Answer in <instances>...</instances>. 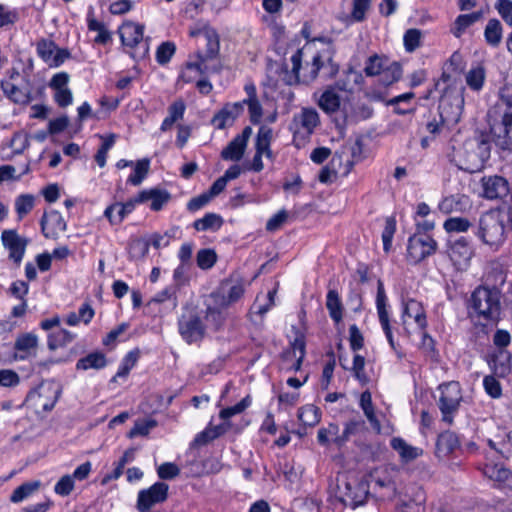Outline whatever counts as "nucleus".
Listing matches in <instances>:
<instances>
[{"label": "nucleus", "mask_w": 512, "mask_h": 512, "mask_svg": "<svg viewBox=\"0 0 512 512\" xmlns=\"http://www.w3.org/2000/svg\"><path fill=\"white\" fill-rule=\"evenodd\" d=\"M40 486L39 481L34 482H26L19 487H17L10 496V501L13 503H18L28 496H30L33 492H35Z\"/></svg>", "instance_id": "nucleus-48"}, {"label": "nucleus", "mask_w": 512, "mask_h": 512, "mask_svg": "<svg viewBox=\"0 0 512 512\" xmlns=\"http://www.w3.org/2000/svg\"><path fill=\"white\" fill-rule=\"evenodd\" d=\"M458 74H454L451 70H447V67L444 66L443 73L441 75L440 81L443 84H446L443 88H441V92L443 93L440 102H439V114L441 118V123L445 122H457L461 116L463 106H464V96L463 92L465 90L464 87L453 97L449 92V87L456 81V77Z\"/></svg>", "instance_id": "nucleus-3"}, {"label": "nucleus", "mask_w": 512, "mask_h": 512, "mask_svg": "<svg viewBox=\"0 0 512 512\" xmlns=\"http://www.w3.org/2000/svg\"><path fill=\"white\" fill-rule=\"evenodd\" d=\"M402 76V67L398 62L388 63L381 75V81L385 85H390L398 81Z\"/></svg>", "instance_id": "nucleus-49"}, {"label": "nucleus", "mask_w": 512, "mask_h": 512, "mask_svg": "<svg viewBox=\"0 0 512 512\" xmlns=\"http://www.w3.org/2000/svg\"><path fill=\"white\" fill-rule=\"evenodd\" d=\"M176 50L175 44L172 42L162 43L156 52V59L159 64H166L170 61Z\"/></svg>", "instance_id": "nucleus-60"}, {"label": "nucleus", "mask_w": 512, "mask_h": 512, "mask_svg": "<svg viewBox=\"0 0 512 512\" xmlns=\"http://www.w3.org/2000/svg\"><path fill=\"white\" fill-rule=\"evenodd\" d=\"M296 356H305V342L300 338H296L291 346L281 355L284 361L292 360Z\"/></svg>", "instance_id": "nucleus-59"}, {"label": "nucleus", "mask_w": 512, "mask_h": 512, "mask_svg": "<svg viewBox=\"0 0 512 512\" xmlns=\"http://www.w3.org/2000/svg\"><path fill=\"white\" fill-rule=\"evenodd\" d=\"M59 396L60 390L49 385L40 386L37 390L30 392L27 398L29 401H32L35 406H41L44 411H51Z\"/></svg>", "instance_id": "nucleus-16"}, {"label": "nucleus", "mask_w": 512, "mask_h": 512, "mask_svg": "<svg viewBox=\"0 0 512 512\" xmlns=\"http://www.w3.org/2000/svg\"><path fill=\"white\" fill-rule=\"evenodd\" d=\"M365 430L366 425L364 420L360 418L350 420L345 424V428L342 435L334 438V443L338 446H342L345 442L349 440L351 436L362 433Z\"/></svg>", "instance_id": "nucleus-34"}, {"label": "nucleus", "mask_w": 512, "mask_h": 512, "mask_svg": "<svg viewBox=\"0 0 512 512\" xmlns=\"http://www.w3.org/2000/svg\"><path fill=\"white\" fill-rule=\"evenodd\" d=\"M388 64L387 58H382L378 55L370 56L367 61L364 68V72L367 76H376V75H382L383 71L385 70V67Z\"/></svg>", "instance_id": "nucleus-44"}, {"label": "nucleus", "mask_w": 512, "mask_h": 512, "mask_svg": "<svg viewBox=\"0 0 512 512\" xmlns=\"http://www.w3.org/2000/svg\"><path fill=\"white\" fill-rule=\"evenodd\" d=\"M488 364L497 377H506L512 369V354L508 350H494L488 356Z\"/></svg>", "instance_id": "nucleus-17"}, {"label": "nucleus", "mask_w": 512, "mask_h": 512, "mask_svg": "<svg viewBox=\"0 0 512 512\" xmlns=\"http://www.w3.org/2000/svg\"><path fill=\"white\" fill-rule=\"evenodd\" d=\"M150 161L147 158L138 160L135 164L134 173L129 176L128 182L134 186L142 183L149 172Z\"/></svg>", "instance_id": "nucleus-47"}, {"label": "nucleus", "mask_w": 512, "mask_h": 512, "mask_svg": "<svg viewBox=\"0 0 512 512\" xmlns=\"http://www.w3.org/2000/svg\"><path fill=\"white\" fill-rule=\"evenodd\" d=\"M496 117L491 124V134L495 145L512 151V85L506 84L499 91V101L495 106Z\"/></svg>", "instance_id": "nucleus-2"}, {"label": "nucleus", "mask_w": 512, "mask_h": 512, "mask_svg": "<svg viewBox=\"0 0 512 512\" xmlns=\"http://www.w3.org/2000/svg\"><path fill=\"white\" fill-rule=\"evenodd\" d=\"M143 32L144 26L133 22H126L119 29L122 44L129 47H135L140 43Z\"/></svg>", "instance_id": "nucleus-22"}, {"label": "nucleus", "mask_w": 512, "mask_h": 512, "mask_svg": "<svg viewBox=\"0 0 512 512\" xmlns=\"http://www.w3.org/2000/svg\"><path fill=\"white\" fill-rule=\"evenodd\" d=\"M223 224V219L215 213H207L203 218L197 219L193 227L197 231L218 230Z\"/></svg>", "instance_id": "nucleus-40"}, {"label": "nucleus", "mask_w": 512, "mask_h": 512, "mask_svg": "<svg viewBox=\"0 0 512 512\" xmlns=\"http://www.w3.org/2000/svg\"><path fill=\"white\" fill-rule=\"evenodd\" d=\"M373 490L382 500H392L397 496V484L391 474L385 470L370 474Z\"/></svg>", "instance_id": "nucleus-15"}, {"label": "nucleus", "mask_w": 512, "mask_h": 512, "mask_svg": "<svg viewBox=\"0 0 512 512\" xmlns=\"http://www.w3.org/2000/svg\"><path fill=\"white\" fill-rule=\"evenodd\" d=\"M462 156L460 169L470 173L479 171L490 157L489 141L483 135L468 139L463 145Z\"/></svg>", "instance_id": "nucleus-6"}, {"label": "nucleus", "mask_w": 512, "mask_h": 512, "mask_svg": "<svg viewBox=\"0 0 512 512\" xmlns=\"http://www.w3.org/2000/svg\"><path fill=\"white\" fill-rule=\"evenodd\" d=\"M185 108V103L182 100L174 101L168 107L169 115L163 120L160 127L161 131L170 130L178 120H181L184 116Z\"/></svg>", "instance_id": "nucleus-32"}, {"label": "nucleus", "mask_w": 512, "mask_h": 512, "mask_svg": "<svg viewBox=\"0 0 512 512\" xmlns=\"http://www.w3.org/2000/svg\"><path fill=\"white\" fill-rule=\"evenodd\" d=\"M370 482L366 479H352L345 482L341 501L345 506L355 509L366 502L369 496Z\"/></svg>", "instance_id": "nucleus-9"}, {"label": "nucleus", "mask_w": 512, "mask_h": 512, "mask_svg": "<svg viewBox=\"0 0 512 512\" xmlns=\"http://www.w3.org/2000/svg\"><path fill=\"white\" fill-rule=\"evenodd\" d=\"M485 41L491 47H498L502 40V24L498 19H490L484 30Z\"/></svg>", "instance_id": "nucleus-36"}, {"label": "nucleus", "mask_w": 512, "mask_h": 512, "mask_svg": "<svg viewBox=\"0 0 512 512\" xmlns=\"http://www.w3.org/2000/svg\"><path fill=\"white\" fill-rule=\"evenodd\" d=\"M483 385L486 393L492 398H499L502 395V387L500 382L493 376L488 375L484 377Z\"/></svg>", "instance_id": "nucleus-61"}, {"label": "nucleus", "mask_w": 512, "mask_h": 512, "mask_svg": "<svg viewBox=\"0 0 512 512\" xmlns=\"http://www.w3.org/2000/svg\"><path fill=\"white\" fill-rule=\"evenodd\" d=\"M495 8L502 17V19L512 26V1L511 0H497Z\"/></svg>", "instance_id": "nucleus-64"}, {"label": "nucleus", "mask_w": 512, "mask_h": 512, "mask_svg": "<svg viewBox=\"0 0 512 512\" xmlns=\"http://www.w3.org/2000/svg\"><path fill=\"white\" fill-rule=\"evenodd\" d=\"M41 228L45 237H54L59 232L66 231L67 224L58 211H51L48 215L42 216Z\"/></svg>", "instance_id": "nucleus-21"}, {"label": "nucleus", "mask_w": 512, "mask_h": 512, "mask_svg": "<svg viewBox=\"0 0 512 512\" xmlns=\"http://www.w3.org/2000/svg\"><path fill=\"white\" fill-rule=\"evenodd\" d=\"M422 32L419 29H408L403 37L405 50L407 52L415 51L421 44Z\"/></svg>", "instance_id": "nucleus-52"}, {"label": "nucleus", "mask_w": 512, "mask_h": 512, "mask_svg": "<svg viewBox=\"0 0 512 512\" xmlns=\"http://www.w3.org/2000/svg\"><path fill=\"white\" fill-rule=\"evenodd\" d=\"M244 293V289L241 285H233L227 295L220 293H213L211 297L214 299V303L220 305L223 308H227L230 304L238 301Z\"/></svg>", "instance_id": "nucleus-38"}, {"label": "nucleus", "mask_w": 512, "mask_h": 512, "mask_svg": "<svg viewBox=\"0 0 512 512\" xmlns=\"http://www.w3.org/2000/svg\"><path fill=\"white\" fill-rule=\"evenodd\" d=\"M404 315L414 318L415 322L421 329H424L427 325L425 312L421 304L415 300H409L405 304Z\"/></svg>", "instance_id": "nucleus-42"}, {"label": "nucleus", "mask_w": 512, "mask_h": 512, "mask_svg": "<svg viewBox=\"0 0 512 512\" xmlns=\"http://www.w3.org/2000/svg\"><path fill=\"white\" fill-rule=\"evenodd\" d=\"M139 358V351H130L122 361L121 367L116 373L115 377H125L129 374L130 370L134 367Z\"/></svg>", "instance_id": "nucleus-58"}, {"label": "nucleus", "mask_w": 512, "mask_h": 512, "mask_svg": "<svg viewBox=\"0 0 512 512\" xmlns=\"http://www.w3.org/2000/svg\"><path fill=\"white\" fill-rule=\"evenodd\" d=\"M441 396L438 407L442 413V420L451 425L453 415L458 411L462 400L461 389L458 382H449L439 387Z\"/></svg>", "instance_id": "nucleus-8"}, {"label": "nucleus", "mask_w": 512, "mask_h": 512, "mask_svg": "<svg viewBox=\"0 0 512 512\" xmlns=\"http://www.w3.org/2000/svg\"><path fill=\"white\" fill-rule=\"evenodd\" d=\"M246 146L240 141V138H233L232 141L222 150L221 157L224 160L239 161L245 152Z\"/></svg>", "instance_id": "nucleus-41"}, {"label": "nucleus", "mask_w": 512, "mask_h": 512, "mask_svg": "<svg viewBox=\"0 0 512 512\" xmlns=\"http://www.w3.org/2000/svg\"><path fill=\"white\" fill-rule=\"evenodd\" d=\"M444 229L449 232H465L471 226L470 222L466 218L452 217L444 222Z\"/></svg>", "instance_id": "nucleus-56"}, {"label": "nucleus", "mask_w": 512, "mask_h": 512, "mask_svg": "<svg viewBox=\"0 0 512 512\" xmlns=\"http://www.w3.org/2000/svg\"><path fill=\"white\" fill-rule=\"evenodd\" d=\"M370 3L371 0H353L352 20L362 22L365 19V13L369 9Z\"/></svg>", "instance_id": "nucleus-62"}, {"label": "nucleus", "mask_w": 512, "mask_h": 512, "mask_svg": "<svg viewBox=\"0 0 512 512\" xmlns=\"http://www.w3.org/2000/svg\"><path fill=\"white\" fill-rule=\"evenodd\" d=\"M396 230V220L394 217H388L385 221V227L382 232L383 248L388 252L392 245V239Z\"/></svg>", "instance_id": "nucleus-57"}, {"label": "nucleus", "mask_w": 512, "mask_h": 512, "mask_svg": "<svg viewBox=\"0 0 512 512\" xmlns=\"http://www.w3.org/2000/svg\"><path fill=\"white\" fill-rule=\"evenodd\" d=\"M197 265L203 269H210L217 261V255L212 249H201L197 253Z\"/></svg>", "instance_id": "nucleus-54"}, {"label": "nucleus", "mask_w": 512, "mask_h": 512, "mask_svg": "<svg viewBox=\"0 0 512 512\" xmlns=\"http://www.w3.org/2000/svg\"><path fill=\"white\" fill-rule=\"evenodd\" d=\"M4 94L16 104H27L31 101V89L25 86H18L10 82H1Z\"/></svg>", "instance_id": "nucleus-24"}, {"label": "nucleus", "mask_w": 512, "mask_h": 512, "mask_svg": "<svg viewBox=\"0 0 512 512\" xmlns=\"http://www.w3.org/2000/svg\"><path fill=\"white\" fill-rule=\"evenodd\" d=\"M1 241L3 246L9 251V259L19 266L29 240L20 236L16 230L9 229L2 232Z\"/></svg>", "instance_id": "nucleus-12"}, {"label": "nucleus", "mask_w": 512, "mask_h": 512, "mask_svg": "<svg viewBox=\"0 0 512 512\" xmlns=\"http://www.w3.org/2000/svg\"><path fill=\"white\" fill-rule=\"evenodd\" d=\"M482 242L490 247H500L506 239L504 215L499 210H490L481 215L477 231Z\"/></svg>", "instance_id": "nucleus-5"}, {"label": "nucleus", "mask_w": 512, "mask_h": 512, "mask_svg": "<svg viewBox=\"0 0 512 512\" xmlns=\"http://www.w3.org/2000/svg\"><path fill=\"white\" fill-rule=\"evenodd\" d=\"M302 56L303 52L301 49H298L291 56L292 71L285 70L283 77V81L287 85H295L300 82L310 83L316 79L320 71H322V76L325 79H331L338 73V64L333 61L330 52L325 50L317 53L313 57L312 62L306 64L303 78L300 79L299 72L302 68Z\"/></svg>", "instance_id": "nucleus-1"}, {"label": "nucleus", "mask_w": 512, "mask_h": 512, "mask_svg": "<svg viewBox=\"0 0 512 512\" xmlns=\"http://www.w3.org/2000/svg\"><path fill=\"white\" fill-rule=\"evenodd\" d=\"M251 402H252V400H251L250 395H247L236 405L222 409L219 413V416L221 419L227 420L236 414L242 413L245 409H247L251 405Z\"/></svg>", "instance_id": "nucleus-51"}, {"label": "nucleus", "mask_w": 512, "mask_h": 512, "mask_svg": "<svg viewBox=\"0 0 512 512\" xmlns=\"http://www.w3.org/2000/svg\"><path fill=\"white\" fill-rule=\"evenodd\" d=\"M341 99L333 86H329L320 96L318 106L327 114H333L340 108Z\"/></svg>", "instance_id": "nucleus-29"}, {"label": "nucleus", "mask_w": 512, "mask_h": 512, "mask_svg": "<svg viewBox=\"0 0 512 512\" xmlns=\"http://www.w3.org/2000/svg\"><path fill=\"white\" fill-rule=\"evenodd\" d=\"M391 447L398 452L401 460L411 462L422 455L423 450L407 444L402 438L394 437L390 442Z\"/></svg>", "instance_id": "nucleus-28"}, {"label": "nucleus", "mask_w": 512, "mask_h": 512, "mask_svg": "<svg viewBox=\"0 0 512 512\" xmlns=\"http://www.w3.org/2000/svg\"><path fill=\"white\" fill-rule=\"evenodd\" d=\"M483 474L498 483H508L512 480V472L504 466L498 464H487L483 468Z\"/></svg>", "instance_id": "nucleus-33"}, {"label": "nucleus", "mask_w": 512, "mask_h": 512, "mask_svg": "<svg viewBox=\"0 0 512 512\" xmlns=\"http://www.w3.org/2000/svg\"><path fill=\"white\" fill-rule=\"evenodd\" d=\"M485 79H486L485 68L480 65L471 68L466 73V76H465V81H466L467 86L475 92H479L483 88Z\"/></svg>", "instance_id": "nucleus-37"}, {"label": "nucleus", "mask_w": 512, "mask_h": 512, "mask_svg": "<svg viewBox=\"0 0 512 512\" xmlns=\"http://www.w3.org/2000/svg\"><path fill=\"white\" fill-rule=\"evenodd\" d=\"M298 418L305 426L313 427L320 422L321 411L313 404L305 405L298 410Z\"/></svg>", "instance_id": "nucleus-39"}, {"label": "nucleus", "mask_w": 512, "mask_h": 512, "mask_svg": "<svg viewBox=\"0 0 512 512\" xmlns=\"http://www.w3.org/2000/svg\"><path fill=\"white\" fill-rule=\"evenodd\" d=\"M178 325L180 335L189 344L200 341L204 337L205 328L196 314L183 315Z\"/></svg>", "instance_id": "nucleus-13"}, {"label": "nucleus", "mask_w": 512, "mask_h": 512, "mask_svg": "<svg viewBox=\"0 0 512 512\" xmlns=\"http://www.w3.org/2000/svg\"><path fill=\"white\" fill-rule=\"evenodd\" d=\"M225 309L217 304L207 307L205 319L215 330H218L225 321Z\"/></svg>", "instance_id": "nucleus-45"}, {"label": "nucleus", "mask_w": 512, "mask_h": 512, "mask_svg": "<svg viewBox=\"0 0 512 512\" xmlns=\"http://www.w3.org/2000/svg\"><path fill=\"white\" fill-rule=\"evenodd\" d=\"M460 446L458 436L452 431H444L438 435L435 447V455L438 459H444L452 454Z\"/></svg>", "instance_id": "nucleus-20"}, {"label": "nucleus", "mask_w": 512, "mask_h": 512, "mask_svg": "<svg viewBox=\"0 0 512 512\" xmlns=\"http://www.w3.org/2000/svg\"><path fill=\"white\" fill-rule=\"evenodd\" d=\"M107 364L105 355L102 352H92L79 359L76 363L78 370L101 369Z\"/></svg>", "instance_id": "nucleus-35"}, {"label": "nucleus", "mask_w": 512, "mask_h": 512, "mask_svg": "<svg viewBox=\"0 0 512 512\" xmlns=\"http://www.w3.org/2000/svg\"><path fill=\"white\" fill-rule=\"evenodd\" d=\"M55 50L56 45L53 41L42 39L37 43V53L48 65H50Z\"/></svg>", "instance_id": "nucleus-55"}, {"label": "nucleus", "mask_w": 512, "mask_h": 512, "mask_svg": "<svg viewBox=\"0 0 512 512\" xmlns=\"http://www.w3.org/2000/svg\"><path fill=\"white\" fill-rule=\"evenodd\" d=\"M481 17L480 12H473L470 14H462L459 15L455 22L454 27L452 28V32L456 37H460L462 33L475 22H477Z\"/></svg>", "instance_id": "nucleus-43"}, {"label": "nucleus", "mask_w": 512, "mask_h": 512, "mask_svg": "<svg viewBox=\"0 0 512 512\" xmlns=\"http://www.w3.org/2000/svg\"><path fill=\"white\" fill-rule=\"evenodd\" d=\"M168 485L156 482L148 489L138 493L137 508L140 512L148 511L152 506L164 502L168 497Z\"/></svg>", "instance_id": "nucleus-11"}, {"label": "nucleus", "mask_w": 512, "mask_h": 512, "mask_svg": "<svg viewBox=\"0 0 512 512\" xmlns=\"http://www.w3.org/2000/svg\"><path fill=\"white\" fill-rule=\"evenodd\" d=\"M34 207V197L29 194L20 195L15 201V210L19 219L27 215Z\"/></svg>", "instance_id": "nucleus-53"}, {"label": "nucleus", "mask_w": 512, "mask_h": 512, "mask_svg": "<svg viewBox=\"0 0 512 512\" xmlns=\"http://www.w3.org/2000/svg\"><path fill=\"white\" fill-rule=\"evenodd\" d=\"M448 255L455 265H466L473 255L472 247L464 236L448 238Z\"/></svg>", "instance_id": "nucleus-14"}, {"label": "nucleus", "mask_w": 512, "mask_h": 512, "mask_svg": "<svg viewBox=\"0 0 512 512\" xmlns=\"http://www.w3.org/2000/svg\"><path fill=\"white\" fill-rule=\"evenodd\" d=\"M157 473L159 478L163 480H171L180 474V469L174 463L165 462L158 467Z\"/></svg>", "instance_id": "nucleus-63"}, {"label": "nucleus", "mask_w": 512, "mask_h": 512, "mask_svg": "<svg viewBox=\"0 0 512 512\" xmlns=\"http://www.w3.org/2000/svg\"><path fill=\"white\" fill-rule=\"evenodd\" d=\"M74 339V335L65 330L60 329L57 332L51 333L48 337V348L50 350H56L59 347L65 346L66 344L72 342Z\"/></svg>", "instance_id": "nucleus-46"}, {"label": "nucleus", "mask_w": 512, "mask_h": 512, "mask_svg": "<svg viewBox=\"0 0 512 512\" xmlns=\"http://www.w3.org/2000/svg\"><path fill=\"white\" fill-rule=\"evenodd\" d=\"M501 291L498 287L479 286L470 298V304L479 317L495 321L501 312Z\"/></svg>", "instance_id": "nucleus-4"}, {"label": "nucleus", "mask_w": 512, "mask_h": 512, "mask_svg": "<svg viewBox=\"0 0 512 512\" xmlns=\"http://www.w3.org/2000/svg\"><path fill=\"white\" fill-rule=\"evenodd\" d=\"M326 308L329 311L331 319L336 323H340L343 318V305L339 294L336 290L331 289L327 293Z\"/></svg>", "instance_id": "nucleus-31"}, {"label": "nucleus", "mask_w": 512, "mask_h": 512, "mask_svg": "<svg viewBox=\"0 0 512 512\" xmlns=\"http://www.w3.org/2000/svg\"><path fill=\"white\" fill-rule=\"evenodd\" d=\"M363 81L362 74L352 67L344 70L340 78L333 86L335 89L344 92H353L354 88L360 85Z\"/></svg>", "instance_id": "nucleus-27"}, {"label": "nucleus", "mask_w": 512, "mask_h": 512, "mask_svg": "<svg viewBox=\"0 0 512 512\" xmlns=\"http://www.w3.org/2000/svg\"><path fill=\"white\" fill-rule=\"evenodd\" d=\"M273 138L272 128L263 125L259 128L255 148L256 152L263 153L267 158H272V151L270 149V144Z\"/></svg>", "instance_id": "nucleus-30"}, {"label": "nucleus", "mask_w": 512, "mask_h": 512, "mask_svg": "<svg viewBox=\"0 0 512 512\" xmlns=\"http://www.w3.org/2000/svg\"><path fill=\"white\" fill-rule=\"evenodd\" d=\"M38 347V338L33 333L20 334L14 343V359L25 360L32 355H35V351Z\"/></svg>", "instance_id": "nucleus-19"}, {"label": "nucleus", "mask_w": 512, "mask_h": 512, "mask_svg": "<svg viewBox=\"0 0 512 512\" xmlns=\"http://www.w3.org/2000/svg\"><path fill=\"white\" fill-rule=\"evenodd\" d=\"M376 306L380 324L385 334L392 333L388 311L386 309V294L381 280L377 283Z\"/></svg>", "instance_id": "nucleus-26"}, {"label": "nucleus", "mask_w": 512, "mask_h": 512, "mask_svg": "<svg viewBox=\"0 0 512 512\" xmlns=\"http://www.w3.org/2000/svg\"><path fill=\"white\" fill-rule=\"evenodd\" d=\"M437 242L425 233H415L408 240V257L414 263L424 260L435 253Z\"/></svg>", "instance_id": "nucleus-10"}, {"label": "nucleus", "mask_w": 512, "mask_h": 512, "mask_svg": "<svg viewBox=\"0 0 512 512\" xmlns=\"http://www.w3.org/2000/svg\"><path fill=\"white\" fill-rule=\"evenodd\" d=\"M137 203H141L138 201V196L125 203H113L105 209L104 216L109 220L111 225H118L128 214L132 213Z\"/></svg>", "instance_id": "nucleus-18"}, {"label": "nucleus", "mask_w": 512, "mask_h": 512, "mask_svg": "<svg viewBox=\"0 0 512 512\" xmlns=\"http://www.w3.org/2000/svg\"><path fill=\"white\" fill-rule=\"evenodd\" d=\"M170 193L166 190H161L158 188L143 190L138 194V201L141 203L151 200V209L154 211H159L162 209L164 204H166L170 200Z\"/></svg>", "instance_id": "nucleus-25"}, {"label": "nucleus", "mask_w": 512, "mask_h": 512, "mask_svg": "<svg viewBox=\"0 0 512 512\" xmlns=\"http://www.w3.org/2000/svg\"><path fill=\"white\" fill-rule=\"evenodd\" d=\"M242 110V103H234L232 106L226 105L214 115L212 124L218 129H224L226 126L233 124Z\"/></svg>", "instance_id": "nucleus-23"}, {"label": "nucleus", "mask_w": 512, "mask_h": 512, "mask_svg": "<svg viewBox=\"0 0 512 512\" xmlns=\"http://www.w3.org/2000/svg\"><path fill=\"white\" fill-rule=\"evenodd\" d=\"M157 426L155 419L138 420L133 428L129 431L128 437L147 436L150 431Z\"/></svg>", "instance_id": "nucleus-50"}, {"label": "nucleus", "mask_w": 512, "mask_h": 512, "mask_svg": "<svg viewBox=\"0 0 512 512\" xmlns=\"http://www.w3.org/2000/svg\"><path fill=\"white\" fill-rule=\"evenodd\" d=\"M320 125V117L316 109L302 108L294 114L289 129L293 132V142L297 147L303 145Z\"/></svg>", "instance_id": "nucleus-7"}]
</instances>
